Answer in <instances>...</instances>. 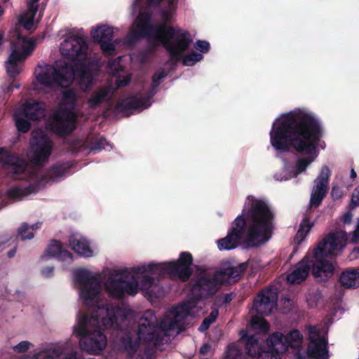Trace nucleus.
<instances>
[{"label": "nucleus", "mask_w": 359, "mask_h": 359, "mask_svg": "<svg viewBox=\"0 0 359 359\" xmlns=\"http://www.w3.org/2000/svg\"><path fill=\"white\" fill-rule=\"evenodd\" d=\"M196 48L198 49L201 53H208L210 50V43L206 41L198 40L196 42Z\"/></svg>", "instance_id": "obj_48"}, {"label": "nucleus", "mask_w": 359, "mask_h": 359, "mask_svg": "<svg viewBox=\"0 0 359 359\" xmlns=\"http://www.w3.org/2000/svg\"><path fill=\"white\" fill-rule=\"evenodd\" d=\"M4 149H0V161H2V168L8 173L20 175L23 173L27 167V161L15 154L6 152L3 154Z\"/></svg>", "instance_id": "obj_20"}, {"label": "nucleus", "mask_w": 359, "mask_h": 359, "mask_svg": "<svg viewBox=\"0 0 359 359\" xmlns=\"http://www.w3.org/2000/svg\"><path fill=\"white\" fill-rule=\"evenodd\" d=\"M130 81L131 79L130 76L123 77L119 76L116 79V84L118 88L125 87L130 84Z\"/></svg>", "instance_id": "obj_53"}, {"label": "nucleus", "mask_w": 359, "mask_h": 359, "mask_svg": "<svg viewBox=\"0 0 359 359\" xmlns=\"http://www.w3.org/2000/svg\"><path fill=\"white\" fill-rule=\"evenodd\" d=\"M75 282L79 285L80 296L86 304L96 300L100 291V281L86 269H76L74 273Z\"/></svg>", "instance_id": "obj_10"}, {"label": "nucleus", "mask_w": 359, "mask_h": 359, "mask_svg": "<svg viewBox=\"0 0 359 359\" xmlns=\"http://www.w3.org/2000/svg\"><path fill=\"white\" fill-rule=\"evenodd\" d=\"M280 339L277 334H269L266 341L267 349L258 353V359H281V355L286 352V346Z\"/></svg>", "instance_id": "obj_19"}, {"label": "nucleus", "mask_w": 359, "mask_h": 359, "mask_svg": "<svg viewBox=\"0 0 359 359\" xmlns=\"http://www.w3.org/2000/svg\"><path fill=\"white\" fill-rule=\"evenodd\" d=\"M32 162L40 165L47 161L53 150L52 140L42 131L32 132L29 141Z\"/></svg>", "instance_id": "obj_11"}, {"label": "nucleus", "mask_w": 359, "mask_h": 359, "mask_svg": "<svg viewBox=\"0 0 359 359\" xmlns=\"http://www.w3.org/2000/svg\"><path fill=\"white\" fill-rule=\"evenodd\" d=\"M65 68H71L73 76L71 79H67L65 81L66 86L70 85L75 79H78L79 83L86 88H90L93 81V73L89 64L77 63L75 65L65 64ZM69 70L65 69V75H67Z\"/></svg>", "instance_id": "obj_17"}, {"label": "nucleus", "mask_w": 359, "mask_h": 359, "mask_svg": "<svg viewBox=\"0 0 359 359\" xmlns=\"http://www.w3.org/2000/svg\"><path fill=\"white\" fill-rule=\"evenodd\" d=\"M69 241V245L75 252L86 257H90L93 256V252L90 248L88 242L86 239H77L74 236H71Z\"/></svg>", "instance_id": "obj_29"}, {"label": "nucleus", "mask_w": 359, "mask_h": 359, "mask_svg": "<svg viewBox=\"0 0 359 359\" xmlns=\"http://www.w3.org/2000/svg\"><path fill=\"white\" fill-rule=\"evenodd\" d=\"M246 269V264L242 263L236 266L221 269L215 271L212 276L206 273L198 275L193 280L191 289L193 297L199 302L212 297L220 285L232 284L238 281Z\"/></svg>", "instance_id": "obj_7"}, {"label": "nucleus", "mask_w": 359, "mask_h": 359, "mask_svg": "<svg viewBox=\"0 0 359 359\" xmlns=\"http://www.w3.org/2000/svg\"><path fill=\"white\" fill-rule=\"evenodd\" d=\"M357 206H359V185L353 191L350 203L351 208H355Z\"/></svg>", "instance_id": "obj_51"}, {"label": "nucleus", "mask_w": 359, "mask_h": 359, "mask_svg": "<svg viewBox=\"0 0 359 359\" xmlns=\"http://www.w3.org/2000/svg\"><path fill=\"white\" fill-rule=\"evenodd\" d=\"M27 12L25 13V15H27L32 18H35V15L39 10V5L29 2L27 4Z\"/></svg>", "instance_id": "obj_49"}, {"label": "nucleus", "mask_w": 359, "mask_h": 359, "mask_svg": "<svg viewBox=\"0 0 359 359\" xmlns=\"http://www.w3.org/2000/svg\"><path fill=\"white\" fill-rule=\"evenodd\" d=\"M30 345L31 344L29 341H22L14 346L13 348L16 353H25L29 349Z\"/></svg>", "instance_id": "obj_47"}, {"label": "nucleus", "mask_w": 359, "mask_h": 359, "mask_svg": "<svg viewBox=\"0 0 359 359\" xmlns=\"http://www.w3.org/2000/svg\"><path fill=\"white\" fill-rule=\"evenodd\" d=\"M219 316V311L217 309H213L210 313L206 317L212 322H215Z\"/></svg>", "instance_id": "obj_60"}, {"label": "nucleus", "mask_w": 359, "mask_h": 359, "mask_svg": "<svg viewBox=\"0 0 359 359\" xmlns=\"http://www.w3.org/2000/svg\"><path fill=\"white\" fill-rule=\"evenodd\" d=\"M129 272L124 270L116 274L117 277H110L106 283L105 287L109 294L114 298H123V278H129Z\"/></svg>", "instance_id": "obj_24"}, {"label": "nucleus", "mask_w": 359, "mask_h": 359, "mask_svg": "<svg viewBox=\"0 0 359 359\" xmlns=\"http://www.w3.org/2000/svg\"><path fill=\"white\" fill-rule=\"evenodd\" d=\"M107 140L101 137L96 140L95 142L91 143L90 150L91 151H100L102 149L105 148V146L107 144Z\"/></svg>", "instance_id": "obj_45"}, {"label": "nucleus", "mask_w": 359, "mask_h": 359, "mask_svg": "<svg viewBox=\"0 0 359 359\" xmlns=\"http://www.w3.org/2000/svg\"><path fill=\"white\" fill-rule=\"evenodd\" d=\"M17 41L18 43H22V50L13 49L6 63L7 74L13 80L8 88L9 91L20 87L19 85L14 84L15 78L22 71L18 62L26 59L32 53L36 46V41L34 39L22 36L20 34L18 35Z\"/></svg>", "instance_id": "obj_9"}, {"label": "nucleus", "mask_w": 359, "mask_h": 359, "mask_svg": "<svg viewBox=\"0 0 359 359\" xmlns=\"http://www.w3.org/2000/svg\"><path fill=\"white\" fill-rule=\"evenodd\" d=\"M88 49L86 38L78 35L70 36L60 45L62 55L73 61L86 58Z\"/></svg>", "instance_id": "obj_13"}, {"label": "nucleus", "mask_w": 359, "mask_h": 359, "mask_svg": "<svg viewBox=\"0 0 359 359\" xmlns=\"http://www.w3.org/2000/svg\"><path fill=\"white\" fill-rule=\"evenodd\" d=\"M347 233L345 231L329 233L313 250L312 262V274L313 276L327 279L331 278L335 271V264L325 259L327 257L338 255L347 243Z\"/></svg>", "instance_id": "obj_6"}, {"label": "nucleus", "mask_w": 359, "mask_h": 359, "mask_svg": "<svg viewBox=\"0 0 359 359\" xmlns=\"http://www.w3.org/2000/svg\"><path fill=\"white\" fill-rule=\"evenodd\" d=\"M328 182L329 181H319L313 187L309 201L310 207L317 208L321 204L328 191Z\"/></svg>", "instance_id": "obj_26"}, {"label": "nucleus", "mask_w": 359, "mask_h": 359, "mask_svg": "<svg viewBox=\"0 0 359 359\" xmlns=\"http://www.w3.org/2000/svg\"><path fill=\"white\" fill-rule=\"evenodd\" d=\"M225 359H243V353L236 345L230 344L226 351Z\"/></svg>", "instance_id": "obj_39"}, {"label": "nucleus", "mask_w": 359, "mask_h": 359, "mask_svg": "<svg viewBox=\"0 0 359 359\" xmlns=\"http://www.w3.org/2000/svg\"><path fill=\"white\" fill-rule=\"evenodd\" d=\"M62 247V244L60 241L53 240L46 248V255L49 257H57Z\"/></svg>", "instance_id": "obj_41"}, {"label": "nucleus", "mask_w": 359, "mask_h": 359, "mask_svg": "<svg viewBox=\"0 0 359 359\" xmlns=\"http://www.w3.org/2000/svg\"><path fill=\"white\" fill-rule=\"evenodd\" d=\"M164 0H147V3L151 6H159Z\"/></svg>", "instance_id": "obj_63"}, {"label": "nucleus", "mask_w": 359, "mask_h": 359, "mask_svg": "<svg viewBox=\"0 0 359 359\" xmlns=\"http://www.w3.org/2000/svg\"><path fill=\"white\" fill-rule=\"evenodd\" d=\"M198 302L194 297L184 302L173 309L172 318H165L159 323L153 311H146L139 322L137 341H134L130 335H126L121 339L123 348L128 358L134 357L140 344L145 345L144 351L147 355L151 354L158 346L163 344L165 337L170 336V332L182 330V322L190 315Z\"/></svg>", "instance_id": "obj_3"}, {"label": "nucleus", "mask_w": 359, "mask_h": 359, "mask_svg": "<svg viewBox=\"0 0 359 359\" xmlns=\"http://www.w3.org/2000/svg\"><path fill=\"white\" fill-rule=\"evenodd\" d=\"M278 292L276 290L266 288L262 290L255 297L253 308L257 313L268 316L277 306Z\"/></svg>", "instance_id": "obj_16"}, {"label": "nucleus", "mask_w": 359, "mask_h": 359, "mask_svg": "<svg viewBox=\"0 0 359 359\" xmlns=\"http://www.w3.org/2000/svg\"><path fill=\"white\" fill-rule=\"evenodd\" d=\"M241 215L231 224L226 237L218 240L220 250L236 248L243 240L248 247H257L267 242L273 230L275 215L267 203L248 196Z\"/></svg>", "instance_id": "obj_2"}, {"label": "nucleus", "mask_w": 359, "mask_h": 359, "mask_svg": "<svg viewBox=\"0 0 359 359\" xmlns=\"http://www.w3.org/2000/svg\"><path fill=\"white\" fill-rule=\"evenodd\" d=\"M101 311L105 313L104 316L84 314L79 318L74 328V334L79 339L81 349L90 354H100L107 346V337L100 330V323L107 330L120 331L128 326V315L123 308L107 304Z\"/></svg>", "instance_id": "obj_4"}, {"label": "nucleus", "mask_w": 359, "mask_h": 359, "mask_svg": "<svg viewBox=\"0 0 359 359\" xmlns=\"http://www.w3.org/2000/svg\"><path fill=\"white\" fill-rule=\"evenodd\" d=\"M156 88H154L151 85V89L147 91L145 95L137 93L126 99L118 100L115 104V111L129 116L131 114L130 111L133 110L149 108L151 106V99L156 93Z\"/></svg>", "instance_id": "obj_12"}, {"label": "nucleus", "mask_w": 359, "mask_h": 359, "mask_svg": "<svg viewBox=\"0 0 359 359\" xmlns=\"http://www.w3.org/2000/svg\"><path fill=\"white\" fill-rule=\"evenodd\" d=\"M57 258L58 259H61V260H67L68 259H72V253L67 250H64L62 248V247L61 248L60 252H59V255L57 257Z\"/></svg>", "instance_id": "obj_54"}, {"label": "nucleus", "mask_w": 359, "mask_h": 359, "mask_svg": "<svg viewBox=\"0 0 359 359\" xmlns=\"http://www.w3.org/2000/svg\"><path fill=\"white\" fill-rule=\"evenodd\" d=\"M142 39H154L168 52L173 64L180 62L182 53L193 42L188 31L166 24H153L151 15L141 12L135 20V28L130 32V39L136 42Z\"/></svg>", "instance_id": "obj_5"}, {"label": "nucleus", "mask_w": 359, "mask_h": 359, "mask_svg": "<svg viewBox=\"0 0 359 359\" xmlns=\"http://www.w3.org/2000/svg\"><path fill=\"white\" fill-rule=\"evenodd\" d=\"M142 266H141L142 267ZM140 268L138 267L137 269V273H140L141 274V278H140V285L142 287V289H144V290H147V289H149L150 287H151L152 286H154L155 285V279L153 276H150V275H147V274H145L146 272L144 273H142L140 271H139V269ZM147 273H150L151 275H155L154 273L150 272V271H147ZM157 276H158V274H156Z\"/></svg>", "instance_id": "obj_36"}, {"label": "nucleus", "mask_w": 359, "mask_h": 359, "mask_svg": "<svg viewBox=\"0 0 359 359\" xmlns=\"http://www.w3.org/2000/svg\"><path fill=\"white\" fill-rule=\"evenodd\" d=\"M167 76V73L163 69H160L152 76L151 85L154 88H158L162 79Z\"/></svg>", "instance_id": "obj_43"}, {"label": "nucleus", "mask_w": 359, "mask_h": 359, "mask_svg": "<svg viewBox=\"0 0 359 359\" xmlns=\"http://www.w3.org/2000/svg\"><path fill=\"white\" fill-rule=\"evenodd\" d=\"M331 172L327 165L322 167L320 174L316 180H329L330 177Z\"/></svg>", "instance_id": "obj_52"}, {"label": "nucleus", "mask_w": 359, "mask_h": 359, "mask_svg": "<svg viewBox=\"0 0 359 359\" xmlns=\"http://www.w3.org/2000/svg\"><path fill=\"white\" fill-rule=\"evenodd\" d=\"M252 323L254 325H259L263 330H267L269 327L268 322L264 318L252 319Z\"/></svg>", "instance_id": "obj_55"}, {"label": "nucleus", "mask_w": 359, "mask_h": 359, "mask_svg": "<svg viewBox=\"0 0 359 359\" xmlns=\"http://www.w3.org/2000/svg\"><path fill=\"white\" fill-rule=\"evenodd\" d=\"M18 233L22 241L31 240L34 236L33 232L29 231V224L27 222L21 224L18 229Z\"/></svg>", "instance_id": "obj_40"}, {"label": "nucleus", "mask_w": 359, "mask_h": 359, "mask_svg": "<svg viewBox=\"0 0 359 359\" xmlns=\"http://www.w3.org/2000/svg\"><path fill=\"white\" fill-rule=\"evenodd\" d=\"M53 271H54L53 266H47V267L43 268L41 270V274L46 278H49L53 275Z\"/></svg>", "instance_id": "obj_59"}, {"label": "nucleus", "mask_w": 359, "mask_h": 359, "mask_svg": "<svg viewBox=\"0 0 359 359\" xmlns=\"http://www.w3.org/2000/svg\"><path fill=\"white\" fill-rule=\"evenodd\" d=\"M312 262L309 257H305L298 262L294 269L287 275V280L292 284H300L308 277L311 271Z\"/></svg>", "instance_id": "obj_22"}, {"label": "nucleus", "mask_w": 359, "mask_h": 359, "mask_svg": "<svg viewBox=\"0 0 359 359\" xmlns=\"http://www.w3.org/2000/svg\"><path fill=\"white\" fill-rule=\"evenodd\" d=\"M15 126L17 130L22 133H27L32 126L30 119L28 116L22 110L15 111L13 115Z\"/></svg>", "instance_id": "obj_31"}, {"label": "nucleus", "mask_w": 359, "mask_h": 359, "mask_svg": "<svg viewBox=\"0 0 359 359\" xmlns=\"http://www.w3.org/2000/svg\"><path fill=\"white\" fill-rule=\"evenodd\" d=\"M62 355V350L60 348H57L41 351L32 355H27L22 359H56L61 358Z\"/></svg>", "instance_id": "obj_32"}, {"label": "nucleus", "mask_w": 359, "mask_h": 359, "mask_svg": "<svg viewBox=\"0 0 359 359\" xmlns=\"http://www.w3.org/2000/svg\"><path fill=\"white\" fill-rule=\"evenodd\" d=\"M327 340L322 337L309 341L306 354L311 359H328Z\"/></svg>", "instance_id": "obj_23"}, {"label": "nucleus", "mask_w": 359, "mask_h": 359, "mask_svg": "<svg viewBox=\"0 0 359 359\" xmlns=\"http://www.w3.org/2000/svg\"><path fill=\"white\" fill-rule=\"evenodd\" d=\"M128 278H123V297L126 294L135 295L137 293V282L135 280H128Z\"/></svg>", "instance_id": "obj_38"}, {"label": "nucleus", "mask_w": 359, "mask_h": 359, "mask_svg": "<svg viewBox=\"0 0 359 359\" xmlns=\"http://www.w3.org/2000/svg\"><path fill=\"white\" fill-rule=\"evenodd\" d=\"M72 165L67 161L62 163H57L52 165L48 171V175L51 178H57L64 176L66 173H68ZM40 180H47L45 177H41Z\"/></svg>", "instance_id": "obj_30"}, {"label": "nucleus", "mask_w": 359, "mask_h": 359, "mask_svg": "<svg viewBox=\"0 0 359 359\" xmlns=\"http://www.w3.org/2000/svg\"><path fill=\"white\" fill-rule=\"evenodd\" d=\"M62 100L65 104L74 108L77 102V96L73 89H68L62 92Z\"/></svg>", "instance_id": "obj_37"}, {"label": "nucleus", "mask_w": 359, "mask_h": 359, "mask_svg": "<svg viewBox=\"0 0 359 359\" xmlns=\"http://www.w3.org/2000/svg\"><path fill=\"white\" fill-rule=\"evenodd\" d=\"M43 182L34 181V183L26 187H13L7 190L6 196L12 202L22 201L29 194H35L41 190L43 187L42 184Z\"/></svg>", "instance_id": "obj_21"}, {"label": "nucleus", "mask_w": 359, "mask_h": 359, "mask_svg": "<svg viewBox=\"0 0 359 359\" xmlns=\"http://www.w3.org/2000/svg\"><path fill=\"white\" fill-rule=\"evenodd\" d=\"M65 69H67V67L65 68V65L60 69H56L53 66H48L36 76V79L41 85L46 87H51L53 85L65 87L66 86V79L67 78L69 79L73 76L71 68L67 67L69 70L67 75L65 74Z\"/></svg>", "instance_id": "obj_15"}, {"label": "nucleus", "mask_w": 359, "mask_h": 359, "mask_svg": "<svg viewBox=\"0 0 359 359\" xmlns=\"http://www.w3.org/2000/svg\"><path fill=\"white\" fill-rule=\"evenodd\" d=\"M353 215L351 212H346L343 216V222L345 224H350L351 222Z\"/></svg>", "instance_id": "obj_62"}, {"label": "nucleus", "mask_w": 359, "mask_h": 359, "mask_svg": "<svg viewBox=\"0 0 359 359\" xmlns=\"http://www.w3.org/2000/svg\"><path fill=\"white\" fill-rule=\"evenodd\" d=\"M193 264V257L189 252H182L177 260L168 263H150L143 265L139 269L142 273L150 271L158 274L159 277L168 275L172 279H179L182 282L187 281L193 273L191 266Z\"/></svg>", "instance_id": "obj_8"}, {"label": "nucleus", "mask_w": 359, "mask_h": 359, "mask_svg": "<svg viewBox=\"0 0 359 359\" xmlns=\"http://www.w3.org/2000/svg\"><path fill=\"white\" fill-rule=\"evenodd\" d=\"M245 353L248 355L252 358H258V353L263 351L259 346H245Z\"/></svg>", "instance_id": "obj_50"}, {"label": "nucleus", "mask_w": 359, "mask_h": 359, "mask_svg": "<svg viewBox=\"0 0 359 359\" xmlns=\"http://www.w3.org/2000/svg\"><path fill=\"white\" fill-rule=\"evenodd\" d=\"M313 226V223L310 222L309 216L305 215L300 223L299 228L295 236L294 240L297 242L300 243L304 240Z\"/></svg>", "instance_id": "obj_34"}, {"label": "nucleus", "mask_w": 359, "mask_h": 359, "mask_svg": "<svg viewBox=\"0 0 359 359\" xmlns=\"http://www.w3.org/2000/svg\"><path fill=\"white\" fill-rule=\"evenodd\" d=\"M21 110L28 116V119L32 121L39 120L46 116L45 104L35 100H27Z\"/></svg>", "instance_id": "obj_25"}, {"label": "nucleus", "mask_w": 359, "mask_h": 359, "mask_svg": "<svg viewBox=\"0 0 359 359\" xmlns=\"http://www.w3.org/2000/svg\"><path fill=\"white\" fill-rule=\"evenodd\" d=\"M34 18L22 15L19 19L20 23L22 24L24 28L27 30H30L34 26Z\"/></svg>", "instance_id": "obj_46"}, {"label": "nucleus", "mask_w": 359, "mask_h": 359, "mask_svg": "<svg viewBox=\"0 0 359 359\" xmlns=\"http://www.w3.org/2000/svg\"><path fill=\"white\" fill-rule=\"evenodd\" d=\"M331 195L334 200H337L342 196L343 192L339 187L334 185L332 189Z\"/></svg>", "instance_id": "obj_57"}, {"label": "nucleus", "mask_w": 359, "mask_h": 359, "mask_svg": "<svg viewBox=\"0 0 359 359\" xmlns=\"http://www.w3.org/2000/svg\"><path fill=\"white\" fill-rule=\"evenodd\" d=\"M339 281L345 288H356L359 287V269H352L343 271Z\"/></svg>", "instance_id": "obj_27"}, {"label": "nucleus", "mask_w": 359, "mask_h": 359, "mask_svg": "<svg viewBox=\"0 0 359 359\" xmlns=\"http://www.w3.org/2000/svg\"><path fill=\"white\" fill-rule=\"evenodd\" d=\"M323 136L318 120L311 113L297 109L284 115L270 132L271 146L278 151L287 152L294 148L306 156L299 158L286 170L290 178L304 172L318 156L317 144Z\"/></svg>", "instance_id": "obj_1"}, {"label": "nucleus", "mask_w": 359, "mask_h": 359, "mask_svg": "<svg viewBox=\"0 0 359 359\" xmlns=\"http://www.w3.org/2000/svg\"><path fill=\"white\" fill-rule=\"evenodd\" d=\"M90 36L95 43L100 45L101 50L105 54H111L115 50L112 43L114 31L112 27L107 25H100L90 32Z\"/></svg>", "instance_id": "obj_18"}, {"label": "nucleus", "mask_w": 359, "mask_h": 359, "mask_svg": "<svg viewBox=\"0 0 359 359\" xmlns=\"http://www.w3.org/2000/svg\"><path fill=\"white\" fill-rule=\"evenodd\" d=\"M210 348L211 346L208 343H205L200 348L199 353L201 355H206Z\"/></svg>", "instance_id": "obj_61"}, {"label": "nucleus", "mask_w": 359, "mask_h": 359, "mask_svg": "<svg viewBox=\"0 0 359 359\" xmlns=\"http://www.w3.org/2000/svg\"><path fill=\"white\" fill-rule=\"evenodd\" d=\"M41 224V222H36L32 226L29 225V230H32V231L36 230V229L40 228Z\"/></svg>", "instance_id": "obj_64"}, {"label": "nucleus", "mask_w": 359, "mask_h": 359, "mask_svg": "<svg viewBox=\"0 0 359 359\" xmlns=\"http://www.w3.org/2000/svg\"><path fill=\"white\" fill-rule=\"evenodd\" d=\"M259 346L258 340L254 335L247 336L245 346Z\"/></svg>", "instance_id": "obj_56"}, {"label": "nucleus", "mask_w": 359, "mask_h": 359, "mask_svg": "<svg viewBox=\"0 0 359 359\" xmlns=\"http://www.w3.org/2000/svg\"><path fill=\"white\" fill-rule=\"evenodd\" d=\"M350 241L352 243H357L359 241V220L356 229L351 233Z\"/></svg>", "instance_id": "obj_58"}, {"label": "nucleus", "mask_w": 359, "mask_h": 359, "mask_svg": "<svg viewBox=\"0 0 359 359\" xmlns=\"http://www.w3.org/2000/svg\"><path fill=\"white\" fill-rule=\"evenodd\" d=\"M309 337V341H312L313 339H320L322 337L320 335V330L318 328L316 325H309L307 327Z\"/></svg>", "instance_id": "obj_44"}, {"label": "nucleus", "mask_w": 359, "mask_h": 359, "mask_svg": "<svg viewBox=\"0 0 359 359\" xmlns=\"http://www.w3.org/2000/svg\"><path fill=\"white\" fill-rule=\"evenodd\" d=\"M272 334H277L280 338L281 337V341L286 346V351L288 347L295 348L302 343L303 336L297 330H293L285 335L279 332H275Z\"/></svg>", "instance_id": "obj_28"}, {"label": "nucleus", "mask_w": 359, "mask_h": 359, "mask_svg": "<svg viewBox=\"0 0 359 359\" xmlns=\"http://www.w3.org/2000/svg\"><path fill=\"white\" fill-rule=\"evenodd\" d=\"M74 114L67 110L55 111L48 124L49 129L60 137L69 135L76 128Z\"/></svg>", "instance_id": "obj_14"}, {"label": "nucleus", "mask_w": 359, "mask_h": 359, "mask_svg": "<svg viewBox=\"0 0 359 359\" xmlns=\"http://www.w3.org/2000/svg\"><path fill=\"white\" fill-rule=\"evenodd\" d=\"M187 50L182 53V57L180 60V61H182V64L185 66H193L196 62L201 61L203 58L201 53L195 51H192L184 55V53Z\"/></svg>", "instance_id": "obj_35"}, {"label": "nucleus", "mask_w": 359, "mask_h": 359, "mask_svg": "<svg viewBox=\"0 0 359 359\" xmlns=\"http://www.w3.org/2000/svg\"><path fill=\"white\" fill-rule=\"evenodd\" d=\"M109 90L107 88H102L99 90L92 93L87 103L90 109H95L102 103L107 97Z\"/></svg>", "instance_id": "obj_33"}, {"label": "nucleus", "mask_w": 359, "mask_h": 359, "mask_svg": "<svg viewBox=\"0 0 359 359\" xmlns=\"http://www.w3.org/2000/svg\"><path fill=\"white\" fill-rule=\"evenodd\" d=\"M233 295L232 292L218 295L215 299L214 305L220 307L224 304H227L232 301Z\"/></svg>", "instance_id": "obj_42"}]
</instances>
